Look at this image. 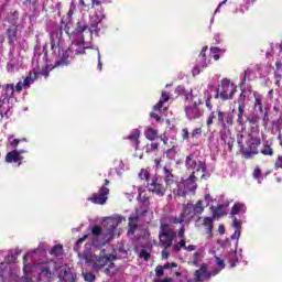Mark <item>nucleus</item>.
<instances>
[{
	"mask_svg": "<svg viewBox=\"0 0 282 282\" xmlns=\"http://www.w3.org/2000/svg\"><path fill=\"white\" fill-rule=\"evenodd\" d=\"M182 248L184 250H186L187 252H193V251L197 250V247L195 245L186 246V240L184 239V237L181 238L180 242L172 246V250H174V252H180V250H182Z\"/></svg>",
	"mask_w": 282,
	"mask_h": 282,
	"instance_id": "obj_24",
	"label": "nucleus"
},
{
	"mask_svg": "<svg viewBox=\"0 0 282 282\" xmlns=\"http://www.w3.org/2000/svg\"><path fill=\"white\" fill-rule=\"evenodd\" d=\"M239 237H241V229H236L235 232L231 235V239H236L239 241Z\"/></svg>",
	"mask_w": 282,
	"mask_h": 282,
	"instance_id": "obj_57",
	"label": "nucleus"
},
{
	"mask_svg": "<svg viewBox=\"0 0 282 282\" xmlns=\"http://www.w3.org/2000/svg\"><path fill=\"white\" fill-rule=\"evenodd\" d=\"M51 254H54L55 257H58L63 253V246L56 245L51 249Z\"/></svg>",
	"mask_w": 282,
	"mask_h": 282,
	"instance_id": "obj_42",
	"label": "nucleus"
},
{
	"mask_svg": "<svg viewBox=\"0 0 282 282\" xmlns=\"http://www.w3.org/2000/svg\"><path fill=\"white\" fill-rule=\"evenodd\" d=\"M200 262H202V252H195L192 260L193 265H199Z\"/></svg>",
	"mask_w": 282,
	"mask_h": 282,
	"instance_id": "obj_46",
	"label": "nucleus"
},
{
	"mask_svg": "<svg viewBox=\"0 0 282 282\" xmlns=\"http://www.w3.org/2000/svg\"><path fill=\"white\" fill-rule=\"evenodd\" d=\"M260 153H262V155H270L272 158V155H274V150L272 147H270V144L264 143L263 148L260 150Z\"/></svg>",
	"mask_w": 282,
	"mask_h": 282,
	"instance_id": "obj_41",
	"label": "nucleus"
},
{
	"mask_svg": "<svg viewBox=\"0 0 282 282\" xmlns=\"http://www.w3.org/2000/svg\"><path fill=\"white\" fill-rule=\"evenodd\" d=\"M195 212L193 209V204H187L184 207L183 213L180 217H175L171 219V224H180L178 238L182 239L184 237L185 228L184 224H188L193 217H195Z\"/></svg>",
	"mask_w": 282,
	"mask_h": 282,
	"instance_id": "obj_8",
	"label": "nucleus"
},
{
	"mask_svg": "<svg viewBox=\"0 0 282 282\" xmlns=\"http://www.w3.org/2000/svg\"><path fill=\"white\" fill-rule=\"evenodd\" d=\"M185 164L188 171H193V174L188 178L180 182L177 188H174V195L177 197H184L186 193L197 191V177L195 175H199V173H202L200 180H207V177H210V175L206 173V162L199 160L195 154L187 155Z\"/></svg>",
	"mask_w": 282,
	"mask_h": 282,
	"instance_id": "obj_3",
	"label": "nucleus"
},
{
	"mask_svg": "<svg viewBox=\"0 0 282 282\" xmlns=\"http://www.w3.org/2000/svg\"><path fill=\"white\" fill-rule=\"evenodd\" d=\"M177 153V148L175 145H173L171 149H169L166 151V156L170 159V160H173L175 159V154Z\"/></svg>",
	"mask_w": 282,
	"mask_h": 282,
	"instance_id": "obj_45",
	"label": "nucleus"
},
{
	"mask_svg": "<svg viewBox=\"0 0 282 282\" xmlns=\"http://www.w3.org/2000/svg\"><path fill=\"white\" fill-rule=\"evenodd\" d=\"M187 105H185V116L187 120H199L204 117V109L199 105H204V99L197 96V94L191 93L185 96Z\"/></svg>",
	"mask_w": 282,
	"mask_h": 282,
	"instance_id": "obj_4",
	"label": "nucleus"
},
{
	"mask_svg": "<svg viewBox=\"0 0 282 282\" xmlns=\"http://www.w3.org/2000/svg\"><path fill=\"white\" fill-rule=\"evenodd\" d=\"M246 113V109L238 108V118L237 123L242 127V129H246V124L248 122V118H243V115Z\"/></svg>",
	"mask_w": 282,
	"mask_h": 282,
	"instance_id": "obj_32",
	"label": "nucleus"
},
{
	"mask_svg": "<svg viewBox=\"0 0 282 282\" xmlns=\"http://www.w3.org/2000/svg\"><path fill=\"white\" fill-rule=\"evenodd\" d=\"M271 50H273L275 54V85L280 87L282 79V44H275V46H271Z\"/></svg>",
	"mask_w": 282,
	"mask_h": 282,
	"instance_id": "obj_13",
	"label": "nucleus"
},
{
	"mask_svg": "<svg viewBox=\"0 0 282 282\" xmlns=\"http://www.w3.org/2000/svg\"><path fill=\"white\" fill-rule=\"evenodd\" d=\"M204 200H198L195 205H193L195 215H202V213H204Z\"/></svg>",
	"mask_w": 282,
	"mask_h": 282,
	"instance_id": "obj_39",
	"label": "nucleus"
},
{
	"mask_svg": "<svg viewBox=\"0 0 282 282\" xmlns=\"http://www.w3.org/2000/svg\"><path fill=\"white\" fill-rule=\"evenodd\" d=\"M83 276L86 282L96 281V275L93 272H83Z\"/></svg>",
	"mask_w": 282,
	"mask_h": 282,
	"instance_id": "obj_44",
	"label": "nucleus"
},
{
	"mask_svg": "<svg viewBox=\"0 0 282 282\" xmlns=\"http://www.w3.org/2000/svg\"><path fill=\"white\" fill-rule=\"evenodd\" d=\"M213 93H215V86L208 85L207 89L204 91V100H205V107L213 111Z\"/></svg>",
	"mask_w": 282,
	"mask_h": 282,
	"instance_id": "obj_25",
	"label": "nucleus"
},
{
	"mask_svg": "<svg viewBox=\"0 0 282 282\" xmlns=\"http://www.w3.org/2000/svg\"><path fill=\"white\" fill-rule=\"evenodd\" d=\"M23 153H28V150H13L7 154L6 162H19V166H21V160H23V156H21V154Z\"/></svg>",
	"mask_w": 282,
	"mask_h": 282,
	"instance_id": "obj_22",
	"label": "nucleus"
},
{
	"mask_svg": "<svg viewBox=\"0 0 282 282\" xmlns=\"http://www.w3.org/2000/svg\"><path fill=\"white\" fill-rule=\"evenodd\" d=\"M250 139L247 141V148H242L241 153L243 158L250 160L252 155L259 154V147H261V137L259 133L250 132Z\"/></svg>",
	"mask_w": 282,
	"mask_h": 282,
	"instance_id": "obj_10",
	"label": "nucleus"
},
{
	"mask_svg": "<svg viewBox=\"0 0 282 282\" xmlns=\"http://www.w3.org/2000/svg\"><path fill=\"white\" fill-rule=\"evenodd\" d=\"M219 111H221V109L217 108L216 110H210L209 116L207 117V127H210L212 124H214L216 118H217V122H219Z\"/></svg>",
	"mask_w": 282,
	"mask_h": 282,
	"instance_id": "obj_30",
	"label": "nucleus"
},
{
	"mask_svg": "<svg viewBox=\"0 0 282 282\" xmlns=\"http://www.w3.org/2000/svg\"><path fill=\"white\" fill-rule=\"evenodd\" d=\"M97 56H98V69L99 72H102V61L100 59V51H97Z\"/></svg>",
	"mask_w": 282,
	"mask_h": 282,
	"instance_id": "obj_59",
	"label": "nucleus"
},
{
	"mask_svg": "<svg viewBox=\"0 0 282 282\" xmlns=\"http://www.w3.org/2000/svg\"><path fill=\"white\" fill-rule=\"evenodd\" d=\"M175 91H176V94H177L178 96H182V94H184L185 97H186V96H191V94H186V89L184 88V86H178V87L175 89Z\"/></svg>",
	"mask_w": 282,
	"mask_h": 282,
	"instance_id": "obj_52",
	"label": "nucleus"
},
{
	"mask_svg": "<svg viewBox=\"0 0 282 282\" xmlns=\"http://www.w3.org/2000/svg\"><path fill=\"white\" fill-rule=\"evenodd\" d=\"M246 204L242 203H235V205L231 208L230 215L235 217V215H239V213H246Z\"/></svg>",
	"mask_w": 282,
	"mask_h": 282,
	"instance_id": "obj_34",
	"label": "nucleus"
},
{
	"mask_svg": "<svg viewBox=\"0 0 282 282\" xmlns=\"http://www.w3.org/2000/svg\"><path fill=\"white\" fill-rule=\"evenodd\" d=\"M56 270V262L51 261L47 263H44L40 267V273L37 281L39 282H50L52 281V271Z\"/></svg>",
	"mask_w": 282,
	"mask_h": 282,
	"instance_id": "obj_16",
	"label": "nucleus"
},
{
	"mask_svg": "<svg viewBox=\"0 0 282 282\" xmlns=\"http://www.w3.org/2000/svg\"><path fill=\"white\" fill-rule=\"evenodd\" d=\"M163 175L166 188H170V191L174 193V188H177V186L180 185V183H177V178L175 177V175H173V172L167 167H163Z\"/></svg>",
	"mask_w": 282,
	"mask_h": 282,
	"instance_id": "obj_20",
	"label": "nucleus"
},
{
	"mask_svg": "<svg viewBox=\"0 0 282 282\" xmlns=\"http://www.w3.org/2000/svg\"><path fill=\"white\" fill-rule=\"evenodd\" d=\"M235 122V115L232 112H224L221 110H218V127L221 128H230L232 127Z\"/></svg>",
	"mask_w": 282,
	"mask_h": 282,
	"instance_id": "obj_19",
	"label": "nucleus"
},
{
	"mask_svg": "<svg viewBox=\"0 0 282 282\" xmlns=\"http://www.w3.org/2000/svg\"><path fill=\"white\" fill-rule=\"evenodd\" d=\"M58 279L61 282H74L76 281V273L74 270L67 265H61L56 269Z\"/></svg>",
	"mask_w": 282,
	"mask_h": 282,
	"instance_id": "obj_17",
	"label": "nucleus"
},
{
	"mask_svg": "<svg viewBox=\"0 0 282 282\" xmlns=\"http://www.w3.org/2000/svg\"><path fill=\"white\" fill-rule=\"evenodd\" d=\"M182 137H183V140H188V138H191V132H188V128H184L182 130Z\"/></svg>",
	"mask_w": 282,
	"mask_h": 282,
	"instance_id": "obj_56",
	"label": "nucleus"
},
{
	"mask_svg": "<svg viewBox=\"0 0 282 282\" xmlns=\"http://www.w3.org/2000/svg\"><path fill=\"white\" fill-rule=\"evenodd\" d=\"M139 177L140 180H144L145 182H148V184L151 183V181H149V177H150L149 171L147 170H141L139 173Z\"/></svg>",
	"mask_w": 282,
	"mask_h": 282,
	"instance_id": "obj_47",
	"label": "nucleus"
},
{
	"mask_svg": "<svg viewBox=\"0 0 282 282\" xmlns=\"http://www.w3.org/2000/svg\"><path fill=\"white\" fill-rule=\"evenodd\" d=\"M35 76H44L45 78H47L50 76V70H47V66H45L44 68H42L41 72H35Z\"/></svg>",
	"mask_w": 282,
	"mask_h": 282,
	"instance_id": "obj_48",
	"label": "nucleus"
},
{
	"mask_svg": "<svg viewBox=\"0 0 282 282\" xmlns=\"http://www.w3.org/2000/svg\"><path fill=\"white\" fill-rule=\"evenodd\" d=\"M139 257L140 259H144V261H149V259H151V254L147 252V250H141Z\"/></svg>",
	"mask_w": 282,
	"mask_h": 282,
	"instance_id": "obj_50",
	"label": "nucleus"
},
{
	"mask_svg": "<svg viewBox=\"0 0 282 282\" xmlns=\"http://www.w3.org/2000/svg\"><path fill=\"white\" fill-rule=\"evenodd\" d=\"M158 147H160V143H151L150 144V151H156Z\"/></svg>",
	"mask_w": 282,
	"mask_h": 282,
	"instance_id": "obj_64",
	"label": "nucleus"
},
{
	"mask_svg": "<svg viewBox=\"0 0 282 282\" xmlns=\"http://www.w3.org/2000/svg\"><path fill=\"white\" fill-rule=\"evenodd\" d=\"M275 171H279V169H282V155H279L274 163Z\"/></svg>",
	"mask_w": 282,
	"mask_h": 282,
	"instance_id": "obj_53",
	"label": "nucleus"
},
{
	"mask_svg": "<svg viewBox=\"0 0 282 282\" xmlns=\"http://www.w3.org/2000/svg\"><path fill=\"white\" fill-rule=\"evenodd\" d=\"M39 252H41V250L34 249L33 251L24 254V257H23L24 275L20 279V282H34V280H32V263L31 262L36 261V256L39 254Z\"/></svg>",
	"mask_w": 282,
	"mask_h": 282,
	"instance_id": "obj_11",
	"label": "nucleus"
},
{
	"mask_svg": "<svg viewBox=\"0 0 282 282\" xmlns=\"http://www.w3.org/2000/svg\"><path fill=\"white\" fill-rule=\"evenodd\" d=\"M220 139L225 144L232 149V144L235 143V139H232V134L230 132V128H221L219 131Z\"/></svg>",
	"mask_w": 282,
	"mask_h": 282,
	"instance_id": "obj_23",
	"label": "nucleus"
},
{
	"mask_svg": "<svg viewBox=\"0 0 282 282\" xmlns=\"http://www.w3.org/2000/svg\"><path fill=\"white\" fill-rule=\"evenodd\" d=\"M21 50H28V41L23 40L22 42H19Z\"/></svg>",
	"mask_w": 282,
	"mask_h": 282,
	"instance_id": "obj_61",
	"label": "nucleus"
},
{
	"mask_svg": "<svg viewBox=\"0 0 282 282\" xmlns=\"http://www.w3.org/2000/svg\"><path fill=\"white\" fill-rule=\"evenodd\" d=\"M199 135H202V128H195L191 133V138H199Z\"/></svg>",
	"mask_w": 282,
	"mask_h": 282,
	"instance_id": "obj_54",
	"label": "nucleus"
},
{
	"mask_svg": "<svg viewBox=\"0 0 282 282\" xmlns=\"http://www.w3.org/2000/svg\"><path fill=\"white\" fill-rule=\"evenodd\" d=\"M80 3L82 6L90 3L91 8L97 10L95 20L90 28L85 21L77 22L75 30L70 34V47L65 46L63 31H56L51 34V50L56 54L55 67H65V65H69V52L77 56L79 54H85V50L89 48L85 46V34L90 36V39L94 32L95 34H98L100 30L98 29V24L105 19V11L100 6H102V3H111V0H80Z\"/></svg>",
	"mask_w": 282,
	"mask_h": 282,
	"instance_id": "obj_1",
	"label": "nucleus"
},
{
	"mask_svg": "<svg viewBox=\"0 0 282 282\" xmlns=\"http://www.w3.org/2000/svg\"><path fill=\"white\" fill-rule=\"evenodd\" d=\"M150 117L151 118H154V120H156V122H160L161 118H160V115L155 113V112H151L150 113Z\"/></svg>",
	"mask_w": 282,
	"mask_h": 282,
	"instance_id": "obj_63",
	"label": "nucleus"
},
{
	"mask_svg": "<svg viewBox=\"0 0 282 282\" xmlns=\"http://www.w3.org/2000/svg\"><path fill=\"white\" fill-rule=\"evenodd\" d=\"M19 32V26L17 24H12L7 29V37L9 45H14L17 43V34Z\"/></svg>",
	"mask_w": 282,
	"mask_h": 282,
	"instance_id": "obj_26",
	"label": "nucleus"
},
{
	"mask_svg": "<svg viewBox=\"0 0 282 282\" xmlns=\"http://www.w3.org/2000/svg\"><path fill=\"white\" fill-rule=\"evenodd\" d=\"M232 228H235V230H241V221L237 219V217L232 219Z\"/></svg>",
	"mask_w": 282,
	"mask_h": 282,
	"instance_id": "obj_49",
	"label": "nucleus"
},
{
	"mask_svg": "<svg viewBox=\"0 0 282 282\" xmlns=\"http://www.w3.org/2000/svg\"><path fill=\"white\" fill-rule=\"evenodd\" d=\"M13 261H17V257H14V256H6L4 262H1V263H0V270H1L2 272H6V270H8V268H10V264H11Z\"/></svg>",
	"mask_w": 282,
	"mask_h": 282,
	"instance_id": "obj_31",
	"label": "nucleus"
},
{
	"mask_svg": "<svg viewBox=\"0 0 282 282\" xmlns=\"http://www.w3.org/2000/svg\"><path fill=\"white\" fill-rule=\"evenodd\" d=\"M32 83H34V78H32V76H28L24 80H23V83H22V85H23V87H30V85H32Z\"/></svg>",
	"mask_w": 282,
	"mask_h": 282,
	"instance_id": "obj_51",
	"label": "nucleus"
},
{
	"mask_svg": "<svg viewBox=\"0 0 282 282\" xmlns=\"http://www.w3.org/2000/svg\"><path fill=\"white\" fill-rule=\"evenodd\" d=\"M8 142L10 143V145H11L13 149H17V147H19V143L21 142V140L14 139V135L10 134V135L8 137Z\"/></svg>",
	"mask_w": 282,
	"mask_h": 282,
	"instance_id": "obj_43",
	"label": "nucleus"
},
{
	"mask_svg": "<svg viewBox=\"0 0 282 282\" xmlns=\"http://www.w3.org/2000/svg\"><path fill=\"white\" fill-rule=\"evenodd\" d=\"M177 238V231L173 225H161L159 239L163 248H171L173 241Z\"/></svg>",
	"mask_w": 282,
	"mask_h": 282,
	"instance_id": "obj_9",
	"label": "nucleus"
},
{
	"mask_svg": "<svg viewBox=\"0 0 282 282\" xmlns=\"http://www.w3.org/2000/svg\"><path fill=\"white\" fill-rule=\"evenodd\" d=\"M216 265H218V269H215L214 271L208 273V274H210V276H217V274H219V272H221V270H224L226 268L224 260L219 257H216Z\"/></svg>",
	"mask_w": 282,
	"mask_h": 282,
	"instance_id": "obj_33",
	"label": "nucleus"
},
{
	"mask_svg": "<svg viewBox=\"0 0 282 282\" xmlns=\"http://www.w3.org/2000/svg\"><path fill=\"white\" fill-rule=\"evenodd\" d=\"M253 177L256 180H258L259 184H261V180L259 177H261V170L259 167H256L253 171Z\"/></svg>",
	"mask_w": 282,
	"mask_h": 282,
	"instance_id": "obj_55",
	"label": "nucleus"
},
{
	"mask_svg": "<svg viewBox=\"0 0 282 282\" xmlns=\"http://www.w3.org/2000/svg\"><path fill=\"white\" fill-rule=\"evenodd\" d=\"M207 51H208V46L203 47V50L200 51V54L197 59V64L192 70L193 76H199V74H202V69H205V67H208V63L206 62Z\"/></svg>",
	"mask_w": 282,
	"mask_h": 282,
	"instance_id": "obj_18",
	"label": "nucleus"
},
{
	"mask_svg": "<svg viewBox=\"0 0 282 282\" xmlns=\"http://www.w3.org/2000/svg\"><path fill=\"white\" fill-rule=\"evenodd\" d=\"M220 88L214 87V98H220L221 100H230L235 94H237V86L230 83V79L224 78L220 84Z\"/></svg>",
	"mask_w": 282,
	"mask_h": 282,
	"instance_id": "obj_7",
	"label": "nucleus"
},
{
	"mask_svg": "<svg viewBox=\"0 0 282 282\" xmlns=\"http://www.w3.org/2000/svg\"><path fill=\"white\" fill-rule=\"evenodd\" d=\"M108 186L109 180L106 178L104 185L99 188V192L88 197V202H91V204H97L99 206H105V204H107V199H109Z\"/></svg>",
	"mask_w": 282,
	"mask_h": 282,
	"instance_id": "obj_12",
	"label": "nucleus"
},
{
	"mask_svg": "<svg viewBox=\"0 0 282 282\" xmlns=\"http://www.w3.org/2000/svg\"><path fill=\"white\" fill-rule=\"evenodd\" d=\"M128 140L138 147V144H140V131L134 129L128 137Z\"/></svg>",
	"mask_w": 282,
	"mask_h": 282,
	"instance_id": "obj_38",
	"label": "nucleus"
},
{
	"mask_svg": "<svg viewBox=\"0 0 282 282\" xmlns=\"http://www.w3.org/2000/svg\"><path fill=\"white\" fill-rule=\"evenodd\" d=\"M226 260L228 263H230V268H235L237 265V262L239 261V258L237 257V251H231L226 256Z\"/></svg>",
	"mask_w": 282,
	"mask_h": 282,
	"instance_id": "obj_36",
	"label": "nucleus"
},
{
	"mask_svg": "<svg viewBox=\"0 0 282 282\" xmlns=\"http://www.w3.org/2000/svg\"><path fill=\"white\" fill-rule=\"evenodd\" d=\"M138 214L131 215L129 217V229H128V235H134L135 228H138Z\"/></svg>",
	"mask_w": 282,
	"mask_h": 282,
	"instance_id": "obj_27",
	"label": "nucleus"
},
{
	"mask_svg": "<svg viewBox=\"0 0 282 282\" xmlns=\"http://www.w3.org/2000/svg\"><path fill=\"white\" fill-rule=\"evenodd\" d=\"M205 202H206V206H209L212 202H215V200L213 199V196H210V194H206Z\"/></svg>",
	"mask_w": 282,
	"mask_h": 282,
	"instance_id": "obj_58",
	"label": "nucleus"
},
{
	"mask_svg": "<svg viewBox=\"0 0 282 282\" xmlns=\"http://www.w3.org/2000/svg\"><path fill=\"white\" fill-rule=\"evenodd\" d=\"M230 206L229 202H226L225 204H219L217 206H210L212 215L213 217H205L198 218V221H202L203 219V226L205 227L206 234L208 235L209 239L213 237V224L215 219L221 217L224 215V207Z\"/></svg>",
	"mask_w": 282,
	"mask_h": 282,
	"instance_id": "obj_6",
	"label": "nucleus"
},
{
	"mask_svg": "<svg viewBox=\"0 0 282 282\" xmlns=\"http://www.w3.org/2000/svg\"><path fill=\"white\" fill-rule=\"evenodd\" d=\"M247 122L251 124L250 133H259V122H261V117L257 112H252L251 115L247 116Z\"/></svg>",
	"mask_w": 282,
	"mask_h": 282,
	"instance_id": "obj_21",
	"label": "nucleus"
},
{
	"mask_svg": "<svg viewBox=\"0 0 282 282\" xmlns=\"http://www.w3.org/2000/svg\"><path fill=\"white\" fill-rule=\"evenodd\" d=\"M23 83L22 82H19L17 85H15V91H22L23 89Z\"/></svg>",
	"mask_w": 282,
	"mask_h": 282,
	"instance_id": "obj_62",
	"label": "nucleus"
},
{
	"mask_svg": "<svg viewBox=\"0 0 282 282\" xmlns=\"http://www.w3.org/2000/svg\"><path fill=\"white\" fill-rule=\"evenodd\" d=\"M14 84H8L3 87L0 96V118H10L12 107H14Z\"/></svg>",
	"mask_w": 282,
	"mask_h": 282,
	"instance_id": "obj_5",
	"label": "nucleus"
},
{
	"mask_svg": "<svg viewBox=\"0 0 282 282\" xmlns=\"http://www.w3.org/2000/svg\"><path fill=\"white\" fill-rule=\"evenodd\" d=\"M124 219L126 218L121 215L111 216L107 218L104 229H101L100 226L90 227V234L77 240L74 250L79 259V265H91L93 270L98 272V270H102L107 263L116 259V257L107 254L105 250L96 254L91 248H102V246H107L109 241L113 240L116 237V228H118Z\"/></svg>",
	"mask_w": 282,
	"mask_h": 282,
	"instance_id": "obj_2",
	"label": "nucleus"
},
{
	"mask_svg": "<svg viewBox=\"0 0 282 282\" xmlns=\"http://www.w3.org/2000/svg\"><path fill=\"white\" fill-rule=\"evenodd\" d=\"M145 138L151 141L155 140L158 138V130L153 128H148L145 130Z\"/></svg>",
	"mask_w": 282,
	"mask_h": 282,
	"instance_id": "obj_40",
	"label": "nucleus"
},
{
	"mask_svg": "<svg viewBox=\"0 0 282 282\" xmlns=\"http://www.w3.org/2000/svg\"><path fill=\"white\" fill-rule=\"evenodd\" d=\"M148 191L158 197H164L166 187L162 184V178L160 176H154L150 183H148Z\"/></svg>",
	"mask_w": 282,
	"mask_h": 282,
	"instance_id": "obj_15",
	"label": "nucleus"
},
{
	"mask_svg": "<svg viewBox=\"0 0 282 282\" xmlns=\"http://www.w3.org/2000/svg\"><path fill=\"white\" fill-rule=\"evenodd\" d=\"M169 268H177L175 262L166 263L163 267H156L155 272L156 276H162L164 274V270H169Z\"/></svg>",
	"mask_w": 282,
	"mask_h": 282,
	"instance_id": "obj_37",
	"label": "nucleus"
},
{
	"mask_svg": "<svg viewBox=\"0 0 282 282\" xmlns=\"http://www.w3.org/2000/svg\"><path fill=\"white\" fill-rule=\"evenodd\" d=\"M253 98H254L253 109L259 110L260 113H263V97L254 93Z\"/></svg>",
	"mask_w": 282,
	"mask_h": 282,
	"instance_id": "obj_29",
	"label": "nucleus"
},
{
	"mask_svg": "<svg viewBox=\"0 0 282 282\" xmlns=\"http://www.w3.org/2000/svg\"><path fill=\"white\" fill-rule=\"evenodd\" d=\"M248 74H250V70H246L245 72V76H243V78H242V80L240 83V87H243L246 85V80L248 78Z\"/></svg>",
	"mask_w": 282,
	"mask_h": 282,
	"instance_id": "obj_60",
	"label": "nucleus"
},
{
	"mask_svg": "<svg viewBox=\"0 0 282 282\" xmlns=\"http://www.w3.org/2000/svg\"><path fill=\"white\" fill-rule=\"evenodd\" d=\"M248 94L249 91L246 89H242L239 98H238V109H246V100H248Z\"/></svg>",
	"mask_w": 282,
	"mask_h": 282,
	"instance_id": "obj_35",
	"label": "nucleus"
},
{
	"mask_svg": "<svg viewBox=\"0 0 282 282\" xmlns=\"http://www.w3.org/2000/svg\"><path fill=\"white\" fill-rule=\"evenodd\" d=\"M23 65V57L19 53H14L13 50L9 53V62L7 64V70L9 74H14L19 72Z\"/></svg>",
	"mask_w": 282,
	"mask_h": 282,
	"instance_id": "obj_14",
	"label": "nucleus"
},
{
	"mask_svg": "<svg viewBox=\"0 0 282 282\" xmlns=\"http://www.w3.org/2000/svg\"><path fill=\"white\" fill-rule=\"evenodd\" d=\"M171 96L166 91H162L159 102L154 106V111H160L164 107V102H169Z\"/></svg>",
	"mask_w": 282,
	"mask_h": 282,
	"instance_id": "obj_28",
	"label": "nucleus"
}]
</instances>
